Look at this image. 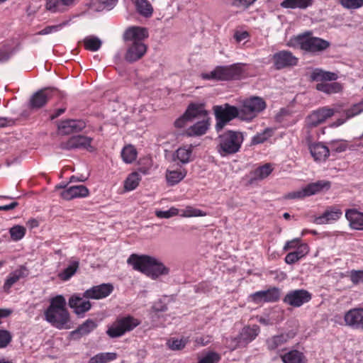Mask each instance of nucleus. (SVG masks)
<instances>
[{"mask_svg": "<svg viewBox=\"0 0 363 363\" xmlns=\"http://www.w3.org/2000/svg\"><path fill=\"white\" fill-rule=\"evenodd\" d=\"M178 209L175 208H171L168 211H158L156 212V216L158 218H169L178 214Z\"/></svg>", "mask_w": 363, "mask_h": 363, "instance_id": "58", "label": "nucleus"}, {"mask_svg": "<svg viewBox=\"0 0 363 363\" xmlns=\"http://www.w3.org/2000/svg\"><path fill=\"white\" fill-rule=\"evenodd\" d=\"M86 123L82 120L67 119L62 121L57 125L58 130L62 135H69L83 130Z\"/></svg>", "mask_w": 363, "mask_h": 363, "instance_id": "18", "label": "nucleus"}, {"mask_svg": "<svg viewBox=\"0 0 363 363\" xmlns=\"http://www.w3.org/2000/svg\"><path fill=\"white\" fill-rule=\"evenodd\" d=\"M342 215V212L340 209L333 207L325 211L322 216L315 218V223L318 225L332 223L337 220Z\"/></svg>", "mask_w": 363, "mask_h": 363, "instance_id": "26", "label": "nucleus"}, {"mask_svg": "<svg viewBox=\"0 0 363 363\" xmlns=\"http://www.w3.org/2000/svg\"><path fill=\"white\" fill-rule=\"evenodd\" d=\"M260 328L257 325L245 326L239 335L232 339L231 350H235L238 347H246L258 336Z\"/></svg>", "mask_w": 363, "mask_h": 363, "instance_id": "10", "label": "nucleus"}, {"mask_svg": "<svg viewBox=\"0 0 363 363\" xmlns=\"http://www.w3.org/2000/svg\"><path fill=\"white\" fill-rule=\"evenodd\" d=\"M213 111L216 121V129L217 131L222 130L233 119L237 117L240 118L239 108L227 103L223 105L214 106Z\"/></svg>", "mask_w": 363, "mask_h": 363, "instance_id": "7", "label": "nucleus"}, {"mask_svg": "<svg viewBox=\"0 0 363 363\" xmlns=\"http://www.w3.org/2000/svg\"><path fill=\"white\" fill-rule=\"evenodd\" d=\"M138 12L146 18L150 17L153 13V7L147 0H135Z\"/></svg>", "mask_w": 363, "mask_h": 363, "instance_id": "38", "label": "nucleus"}, {"mask_svg": "<svg viewBox=\"0 0 363 363\" xmlns=\"http://www.w3.org/2000/svg\"><path fill=\"white\" fill-rule=\"evenodd\" d=\"M350 280L354 284L363 283V270H352L350 273Z\"/></svg>", "mask_w": 363, "mask_h": 363, "instance_id": "57", "label": "nucleus"}, {"mask_svg": "<svg viewBox=\"0 0 363 363\" xmlns=\"http://www.w3.org/2000/svg\"><path fill=\"white\" fill-rule=\"evenodd\" d=\"M26 232V228L18 225H14L9 230L11 239L15 241L21 240L24 237Z\"/></svg>", "mask_w": 363, "mask_h": 363, "instance_id": "47", "label": "nucleus"}, {"mask_svg": "<svg viewBox=\"0 0 363 363\" xmlns=\"http://www.w3.org/2000/svg\"><path fill=\"white\" fill-rule=\"evenodd\" d=\"M242 72L238 64L228 66H217L210 73L203 74L204 79L230 80L238 77Z\"/></svg>", "mask_w": 363, "mask_h": 363, "instance_id": "9", "label": "nucleus"}, {"mask_svg": "<svg viewBox=\"0 0 363 363\" xmlns=\"http://www.w3.org/2000/svg\"><path fill=\"white\" fill-rule=\"evenodd\" d=\"M68 23L67 21H65L62 23L54 25V26H48L40 31L38 33V35H48L52 33H55L60 31Z\"/></svg>", "mask_w": 363, "mask_h": 363, "instance_id": "53", "label": "nucleus"}, {"mask_svg": "<svg viewBox=\"0 0 363 363\" xmlns=\"http://www.w3.org/2000/svg\"><path fill=\"white\" fill-rule=\"evenodd\" d=\"M84 45L86 50L95 52L100 49L101 41L94 36H88L84 39Z\"/></svg>", "mask_w": 363, "mask_h": 363, "instance_id": "46", "label": "nucleus"}, {"mask_svg": "<svg viewBox=\"0 0 363 363\" xmlns=\"http://www.w3.org/2000/svg\"><path fill=\"white\" fill-rule=\"evenodd\" d=\"M272 62L275 69L280 70L296 66L298 59L289 50H281L273 55Z\"/></svg>", "mask_w": 363, "mask_h": 363, "instance_id": "13", "label": "nucleus"}, {"mask_svg": "<svg viewBox=\"0 0 363 363\" xmlns=\"http://www.w3.org/2000/svg\"><path fill=\"white\" fill-rule=\"evenodd\" d=\"M93 139L90 137L78 135L69 138L66 142L61 143V147L65 150L84 149L89 152L94 150L91 146Z\"/></svg>", "mask_w": 363, "mask_h": 363, "instance_id": "15", "label": "nucleus"}, {"mask_svg": "<svg viewBox=\"0 0 363 363\" xmlns=\"http://www.w3.org/2000/svg\"><path fill=\"white\" fill-rule=\"evenodd\" d=\"M284 363H306V357L304 354L296 350H291L281 356Z\"/></svg>", "mask_w": 363, "mask_h": 363, "instance_id": "35", "label": "nucleus"}, {"mask_svg": "<svg viewBox=\"0 0 363 363\" xmlns=\"http://www.w3.org/2000/svg\"><path fill=\"white\" fill-rule=\"evenodd\" d=\"M281 291L277 287H271L267 290L256 291L250 295V299L257 304L277 302L279 300Z\"/></svg>", "mask_w": 363, "mask_h": 363, "instance_id": "16", "label": "nucleus"}, {"mask_svg": "<svg viewBox=\"0 0 363 363\" xmlns=\"http://www.w3.org/2000/svg\"><path fill=\"white\" fill-rule=\"evenodd\" d=\"M140 324V321L132 315L118 318L107 330L106 334L111 338L123 336L133 330Z\"/></svg>", "mask_w": 363, "mask_h": 363, "instance_id": "6", "label": "nucleus"}, {"mask_svg": "<svg viewBox=\"0 0 363 363\" xmlns=\"http://www.w3.org/2000/svg\"><path fill=\"white\" fill-rule=\"evenodd\" d=\"M11 55L10 48L7 45L0 48V62L8 61Z\"/></svg>", "mask_w": 363, "mask_h": 363, "instance_id": "59", "label": "nucleus"}, {"mask_svg": "<svg viewBox=\"0 0 363 363\" xmlns=\"http://www.w3.org/2000/svg\"><path fill=\"white\" fill-rule=\"evenodd\" d=\"M189 342L188 337H182L180 339L172 337L167 341V346L172 350H181L185 347Z\"/></svg>", "mask_w": 363, "mask_h": 363, "instance_id": "43", "label": "nucleus"}, {"mask_svg": "<svg viewBox=\"0 0 363 363\" xmlns=\"http://www.w3.org/2000/svg\"><path fill=\"white\" fill-rule=\"evenodd\" d=\"M148 37L147 30L142 27H130L123 35V39L127 44V51L125 60L128 62H133L141 59L147 51V46L143 42Z\"/></svg>", "mask_w": 363, "mask_h": 363, "instance_id": "1", "label": "nucleus"}, {"mask_svg": "<svg viewBox=\"0 0 363 363\" xmlns=\"http://www.w3.org/2000/svg\"><path fill=\"white\" fill-rule=\"evenodd\" d=\"M311 294L305 289H295L289 291L284 298L283 302L289 306L298 308L311 300Z\"/></svg>", "mask_w": 363, "mask_h": 363, "instance_id": "12", "label": "nucleus"}, {"mask_svg": "<svg viewBox=\"0 0 363 363\" xmlns=\"http://www.w3.org/2000/svg\"><path fill=\"white\" fill-rule=\"evenodd\" d=\"M345 325L356 330H363V308L350 309L344 315Z\"/></svg>", "mask_w": 363, "mask_h": 363, "instance_id": "17", "label": "nucleus"}, {"mask_svg": "<svg viewBox=\"0 0 363 363\" xmlns=\"http://www.w3.org/2000/svg\"><path fill=\"white\" fill-rule=\"evenodd\" d=\"M272 136V130L266 129L262 133L255 135L252 140L254 145L261 144L265 142L269 138Z\"/></svg>", "mask_w": 363, "mask_h": 363, "instance_id": "51", "label": "nucleus"}, {"mask_svg": "<svg viewBox=\"0 0 363 363\" xmlns=\"http://www.w3.org/2000/svg\"><path fill=\"white\" fill-rule=\"evenodd\" d=\"M316 89L318 91L330 94L340 92L342 87V85L338 82H333L330 84L321 82L317 84Z\"/></svg>", "mask_w": 363, "mask_h": 363, "instance_id": "39", "label": "nucleus"}, {"mask_svg": "<svg viewBox=\"0 0 363 363\" xmlns=\"http://www.w3.org/2000/svg\"><path fill=\"white\" fill-rule=\"evenodd\" d=\"M311 78L315 82L335 81L337 79V74L321 69H315L311 74Z\"/></svg>", "mask_w": 363, "mask_h": 363, "instance_id": "33", "label": "nucleus"}, {"mask_svg": "<svg viewBox=\"0 0 363 363\" xmlns=\"http://www.w3.org/2000/svg\"><path fill=\"white\" fill-rule=\"evenodd\" d=\"M218 140V152L222 157H225L233 155L240 150L243 142V136L240 132L228 130L219 136Z\"/></svg>", "mask_w": 363, "mask_h": 363, "instance_id": "4", "label": "nucleus"}, {"mask_svg": "<svg viewBox=\"0 0 363 363\" xmlns=\"http://www.w3.org/2000/svg\"><path fill=\"white\" fill-rule=\"evenodd\" d=\"M79 266L78 260H72L69 266L59 274L60 278L64 281L69 280L76 273Z\"/></svg>", "mask_w": 363, "mask_h": 363, "instance_id": "42", "label": "nucleus"}, {"mask_svg": "<svg viewBox=\"0 0 363 363\" xmlns=\"http://www.w3.org/2000/svg\"><path fill=\"white\" fill-rule=\"evenodd\" d=\"M309 252V247L307 244H302L296 250L289 252L285 257V262L288 264H293L305 257Z\"/></svg>", "mask_w": 363, "mask_h": 363, "instance_id": "31", "label": "nucleus"}, {"mask_svg": "<svg viewBox=\"0 0 363 363\" xmlns=\"http://www.w3.org/2000/svg\"><path fill=\"white\" fill-rule=\"evenodd\" d=\"M363 112V99L345 111L347 118L354 117Z\"/></svg>", "mask_w": 363, "mask_h": 363, "instance_id": "49", "label": "nucleus"}, {"mask_svg": "<svg viewBox=\"0 0 363 363\" xmlns=\"http://www.w3.org/2000/svg\"><path fill=\"white\" fill-rule=\"evenodd\" d=\"M313 0H284L281 6L286 9H306L312 6Z\"/></svg>", "mask_w": 363, "mask_h": 363, "instance_id": "36", "label": "nucleus"}, {"mask_svg": "<svg viewBox=\"0 0 363 363\" xmlns=\"http://www.w3.org/2000/svg\"><path fill=\"white\" fill-rule=\"evenodd\" d=\"M266 108L265 101L260 97L254 96L243 101L240 111V118L251 121Z\"/></svg>", "mask_w": 363, "mask_h": 363, "instance_id": "8", "label": "nucleus"}, {"mask_svg": "<svg viewBox=\"0 0 363 363\" xmlns=\"http://www.w3.org/2000/svg\"><path fill=\"white\" fill-rule=\"evenodd\" d=\"M111 284H102L94 286L85 291L83 297L86 298L101 299L108 296L113 291Z\"/></svg>", "mask_w": 363, "mask_h": 363, "instance_id": "19", "label": "nucleus"}, {"mask_svg": "<svg viewBox=\"0 0 363 363\" xmlns=\"http://www.w3.org/2000/svg\"><path fill=\"white\" fill-rule=\"evenodd\" d=\"M273 167L270 163H266L259 166L250 173V182L252 184L255 181L262 180L267 178L273 171Z\"/></svg>", "mask_w": 363, "mask_h": 363, "instance_id": "29", "label": "nucleus"}, {"mask_svg": "<svg viewBox=\"0 0 363 363\" xmlns=\"http://www.w3.org/2000/svg\"><path fill=\"white\" fill-rule=\"evenodd\" d=\"M303 243H301V239L300 238H295L291 240L287 241L284 247L283 250L284 251H289L291 250H296L298 248L302 245Z\"/></svg>", "mask_w": 363, "mask_h": 363, "instance_id": "56", "label": "nucleus"}, {"mask_svg": "<svg viewBox=\"0 0 363 363\" xmlns=\"http://www.w3.org/2000/svg\"><path fill=\"white\" fill-rule=\"evenodd\" d=\"M14 124V121L11 118L0 117V128L10 126Z\"/></svg>", "mask_w": 363, "mask_h": 363, "instance_id": "64", "label": "nucleus"}, {"mask_svg": "<svg viewBox=\"0 0 363 363\" xmlns=\"http://www.w3.org/2000/svg\"><path fill=\"white\" fill-rule=\"evenodd\" d=\"M69 306L74 308L75 313L78 315L88 311L91 307L89 301L84 300L83 298L75 294L69 299Z\"/></svg>", "mask_w": 363, "mask_h": 363, "instance_id": "25", "label": "nucleus"}, {"mask_svg": "<svg viewBox=\"0 0 363 363\" xmlns=\"http://www.w3.org/2000/svg\"><path fill=\"white\" fill-rule=\"evenodd\" d=\"M335 113L333 108L324 106L315 110L306 118V123L310 128L317 127L325 123L327 119L331 118Z\"/></svg>", "mask_w": 363, "mask_h": 363, "instance_id": "14", "label": "nucleus"}, {"mask_svg": "<svg viewBox=\"0 0 363 363\" xmlns=\"http://www.w3.org/2000/svg\"><path fill=\"white\" fill-rule=\"evenodd\" d=\"M189 118L187 116H185V113L183 114L182 116L177 119L174 122V125L177 128H182L185 125L187 121H189Z\"/></svg>", "mask_w": 363, "mask_h": 363, "instance_id": "63", "label": "nucleus"}, {"mask_svg": "<svg viewBox=\"0 0 363 363\" xmlns=\"http://www.w3.org/2000/svg\"><path fill=\"white\" fill-rule=\"evenodd\" d=\"M66 304L65 297L57 295L50 298V305L44 313L45 319L58 329L65 328L70 320Z\"/></svg>", "mask_w": 363, "mask_h": 363, "instance_id": "3", "label": "nucleus"}, {"mask_svg": "<svg viewBox=\"0 0 363 363\" xmlns=\"http://www.w3.org/2000/svg\"><path fill=\"white\" fill-rule=\"evenodd\" d=\"M294 336L295 333L293 332L274 335L266 340L267 347L269 350H274L294 338Z\"/></svg>", "mask_w": 363, "mask_h": 363, "instance_id": "24", "label": "nucleus"}, {"mask_svg": "<svg viewBox=\"0 0 363 363\" xmlns=\"http://www.w3.org/2000/svg\"><path fill=\"white\" fill-rule=\"evenodd\" d=\"M294 40L296 44L300 46L301 50L312 53L324 51L330 45V43L325 40L311 36L309 32L296 36Z\"/></svg>", "mask_w": 363, "mask_h": 363, "instance_id": "5", "label": "nucleus"}, {"mask_svg": "<svg viewBox=\"0 0 363 363\" xmlns=\"http://www.w3.org/2000/svg\"><path fill=\"white\" fill-rule=\"evenodd\" d=\"M220 359V354L210 351L201 358L197 363H218Z\"/></svg>", "mask_w": 363, "mask_h": 363, "instance_id": "48", "label": "nucleus"}, {"mask_svg": "<svg viewBox=\"0 0 363 363\" xmlns=\"http://www.w3.org/2000/svg\"><path fill=\"white\" fill-rule=\"evenodd\" d=\"M97 325L92 320H86L84 323L80 325L75 330L72 331V335H79L84 336L88 335L96 328Z\"/></svg>", "mask_w": 363, "mask_h": 363, "instance_id": "40", "label": "nucleus"}, {"mask_svg": "<svg viewBox=\"0 0 363 363\" xmlns=\"http://www.w3.org/2000/svg\"><path fill=\"white\" fill-rule=\"evenodd\" d=\"M97 2L103 6L104 8H108L109 9L113 8L118 0H96Z\"/></svg>", "mask_w": 363, "mask_h": 363, "instance_id": "62", "label": "nucleus"}, {"mask_svg": "<svg viewBox=\"0 0 363 363\" xmlns=\"http://www.w3.org/2000/svg\"><path fill=\"white\" fill-rule=\"evenodd\" d=\"M193 147L192 145H184L178 148L174 154V160H178L183 164L189 162L191 160Z\"/></svg>", "mask_w": 363, "mask_h": 363, "instance_id": "32", "label": "nucleus"}, {"mask_svg": "<svg viewBox=\"0 0 363 363\" xmlns=\"http://www.w3.org/2000/svg\"><path fill=\"white\" fill-rule=\"evenodd\" d=\"M184 113L185 116H187L189 120L194 118H201L202 119L208 117V111L205 109L203 104L191 103Z\"/></svg>", "mask_w": 363, "mask_h": 363, "instance_id": "27", "label": "nucleus"}, {"mask_svg": "<svg viewBox=\"0 0 363 363\" xmlns=\"http://www.w3.org/2000/svg\"><path fill=\"white\" fill-rule=\"evenodd\" d=\"M89 194V189L84 185L71 186L61 193V197L65 200L75 198L86 197Z\"/></svg>", "mask_w": 363, "mask_h": 363, "instance_id": "22", "label": "nucleus"}, {"mask_svg": "<svg viewBox=\"0 0 363 363\" xmlns=\"http://www.w3.org/2000/svg\"><path fill=\"white\" fill-rule=\"evenodd\" d=\"M116 352H101L91 357L88 363H108L117 359Z\"/></svg>", "mask_w": 363, "mask_h": 363, "instance_id": "37", "label": "nucleus"}, {"mask_svg": "<svg viewBox=\"0 0 363 363\" xmlns=\"http://www.w3.org/2000/svg\"><path fill=\"white\" fill-rule=\"evenodd\" d=\"M186 170L184 168H179L176 170H167L166 172V179L167 183L174 186L182 181L186 175Z\"/></svg>", "mask_w": 363, "mask_h": 363, "instance_id": "34", "label": "nucleus"}, {"mask_svg": "<svg viewBox=\"0 0 363 363\" xmlns=\"http://www.w3.org/2000/svg\"><path fill=\"white\" fill-rule=\"evenodd\" d=\"M55 90L52 89H43L35 92L30 99V107L38 109L43 107L52 98Z\"/></svg>", "mask_w": 363, "mask_h": 363, "instance_id": "20", "label": "nucleus"}, {"mask_svg": "<svg viewBox=\"0 0 363 363\" xmlns=\"http://www.w3.org/2000/svg\"><path fill=\"white\" fill-rule=\"evenodd\" d=\"M152 309L156 312H164L167 310V306L162 300H158L154 303Z\"/></svg>", "mask_w": 363, "mask_h": 363, "instance_id": "60", "label": "nucleus"}, {"mask_svg": "<svg viewBox=\"0 0 363 363\" xmlns=\"http://www.w3.org/2000/svg\"><path fill=\"white\" fill-rule=\"evenodd\" d=\"M127 263L133 266L136 271L140 272L152 279L169 273V269L156 258L142 255L132 254L127 259Z\"/></svg>", "mask_w": 363, "mask_h": 363, "instance_id": "2", "label": "nucleus"}, {"mask_svg": "<svg viewBox=\"0 0 363 363\" xmlns=\"http://www.w3.org/2000/svg\"><path fill=\"white\" fill-rule=\"evenodd\" d=\"M121 157L124 162L132 163L137 157L136 149L131 145L125 146L121 151Z\"/></svg>", "mask_w": 363, "mask_h": 363, "instance_id": "41", "label": "nucleus"}, {"mask_svg": "<svg viewBox=\"0 0 363 363\" xmlns=\"http://www.w3.org/2000/svg\"><path fill=\"white\" fill-rule=\"evenodd\" d=\"M28 275V271L24 266H21L19 268L11 272L4 281L3 286L4 291L9 293L13 284L17 283L21 279L26 277Z\"/></svg>", "mask_w": 363, "mask_h": 363, "instance_id": "21", "label": "nucleus"}, {"mask_svg": "<svg viewBox=\"0 0 363 363\" xmlns=\"http://www.w3.org/2000/svg\"><path fill=\"white\" fill-rule=\"evenodd\" d=\"M345 217L352 228L363 229V213L354 208L348 209L345 212Z\"/></svg>", "mask_w": 363, "mask_h": 363, "instance_id": "30", "label": "nucleus"}, {"mask_svg": "<svg viewBox=\"0 0 363 363\" xmlns=\"http://www.w3.org/2000/svg\"><path fill=\"white\" fill-rule=\"evenodd\" d=\"M210 118L206 117L190 126L186 130V135L189 137L201 136L206 133L210 127Z\"/></svg>", "mask_w": 363, "mask_h": 363, "instance_id": "23", "label": "nucleus"}, {"mask_svg": "<svg viewBox=\"0 0 363 363\" xmlns=\"http://www.w3.org/2000/svg\"><path fill=\"white\" fill-rule=\"evenodd\" d=\"M206 213L200 209H197L191 206H188L184 211L183 216L186 217H197V216H205Z\"/></svg>", "mask_w": 363, "mask_h": 363, "instance_id": "55", "label": "nucleus"}, {"mask_svg": "<svg viewBox=\"0 0 363 363\" xmlns=\"http://www.w3.org/2000/svg\"><path fill=\"white\" fill-rule=\"evenodd\" d=\"M330 187V182L325 180H319L316 182L310 183L306 185L301 190L289 193L287 196L288 199H303L306 196H310L316 194L323 189H329Z\"/></svg>", "mask_w": 363, "mask_h": 363, "instance_id": "11", "label": "nucleus"}, {"mask_svg": "<svg viewBox=\"0 0 363 363\" xmlns=\"http://www.w3.org/2000/svg\"><path fill=\"white\" fill-rule=\"evenodd\" d=\"M195 342L201 346H205L208 345L211 341V336L206 335V336H199L195 338Z\"/></svg>", "mask_w": 363, "mask_h": 363, "instance_id": "61", "label": "nucleus"}, {"mask_svg": "<svg viewBox=\"0 0 363 363\" xmlns=\"http://www.w3.org/2000/svg\"><path fill=\"white\" fill-rule=\"evenodd\" d=\"M141 178L138 172H133L128 175L124 182V188L126 191H133L137 188Z\"/></svg>", "mask_w": 363, "mask_h": 363, "instance_id": "44", "label": "nucleus"}, {"mask_svg": "<svg viewBox=\"0 0 363 363\" xmlns=\"http://www.w3.org/2000/svg\"><path fill=\"white\" fill-rule=\"evenodd\" d=\"M310 152L315 161H324L329 156L328 147L321 143H315L309 146Z\"/></svg>", "mask_w": 363, "mask_h": 363, "instance_id": "28", "label": "nucleus"}, {"mask_svg": "<svg viewBox=\"0 0 363 363\" xmlns=\"http://www.w3.org/2000/svg\"><path fill=\"white\" fill-rule=\"evenodd\" d=\"M229 4L235 8L247 9L257 0H228Z\"/></svg>", "mask_w": 363, "mask_h": 363, "instance_id": "50", "label": "nucleus"}, {"mask_svg": "<svg viewBox=\"0 0 363 363\" xmlns=\"http://www.w3.org/2000/svg\"><path fill=\"white\" fill-rule=\"evenodd\" d=\"M12 335L6 330H0V348H5L11 342Z\"/></svg>", "mask_w": 363, "mask_h": 363, "instance_id": "54", "label": "nucleus"}, {"mask_svg": "<svg viewBox=\"0 0 363 363\" xmlns=\"http://www.w3.org/2000/svg\"><path fill=\"white\" fill-rule=\"evenodd\" d=\"M339 2L347 9H357L363 6V0H339Z\"/></svg>", "mask_w": 363, "mask_h": 363, "instance_id": "52", "label": "nucleus"}, {"mask_svg": "<svg viewBox=\"0 0 363 363\" xmlns=\"http://www.w3.org/2000/svg\"><path fill=\"white\" fill-rule=\"evenodd\" d=\"M45 9L52 13H62L67 11L61 0H46Z\"/></svg>", "mask_w": 363, "mask_h": 363, "instance_id": "45", "label": "nucleus"}]
</instances>
